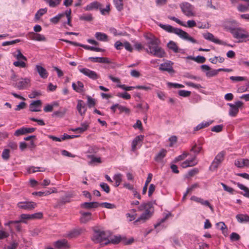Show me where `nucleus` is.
Returning a JSON list of instances; mask_svg holds the SVG:
<instances>
[{"instance_id": "nucleus-1", "label": "nucleus", "mask_w": 249, "mask_h": 249, "mask_svg": "<svg viewBox=\"0 0 249 249\" xmlns=\"http://www.w3.org/2000/svg\"><path fill=\"white\" fill-rule=\"evenodd\" d=\"M146 38L148 40L146 44L147 46V48L146 49V52L157 57H164L166 53L164 49L160 45V40L155 36Z\"/></svg>"}, {"instance_id": "nucleus-2", "label": "nucleus", "mask_w": 249, "mask_h": 249, "mask_svg": "<svg viewBox=\"0 0 249 249\" xmlns=\"http://www.w3.org/2000/svg\"><path fill=\"white\" fill-rule=\"evenodd\" d=\"M109 235V231L95 228L93 230L91 240L95 243H99L101 245H107L109 244L108 237Z\"/></svg>"}, {"instance_id": "nucleus-3", "label": "nucleus", "mask_w": 249, "mask_h": 249, "mask_svg": "<svg viewBox=\"0 0 249 249\" xmlns=\"http://www.w3.org/2000/svg\"><path fill=\"white\" fill-rule=\"evenodd\" d=\"M138 210L140 211H144V212L136 221H135V223L140 221L143 222L151 216L152 205L150 203L142 204L139 206Z\"/></svg>"}, {"instance_id": "nucleus-4", "label": "nucleus", "mask_w": 249, "mask_h": 249, "mask_svg": "<svg viewBox=\"0 0 249 249\" xmlns=\"http://www.w3.org/2000/svg\"><path fill=\"white\" fill-rule=\"evenodd\" d=\"M230 30L233 37L238 39V43L249 41V34L246 29L241 27H236L235 29H231Z\"/></svg>"}, {"instance_id": "nucleus-5", "label": "nucleus", "mask_w": 249, "mask_h": 249, "mask_svg": "<svg viewBox=\"0 0 249 249\" xmlns=\"http://www.w3.org/2000/svg\"><path fill=\"white\" fill-rule=\"evenodd\" d=\"M226 152L223 150L219 152L215 157L213 160L212 162L209 169L212 171H214L217 170L219 166L222 163L225 159Z\"/></svg>"}, {"instance_id": "nucleus-6", "label": "nucleus", "mask_w": 249, "mask_h": 249, "mask_svg": "<svg viewBox=\"0 0 249 249\" xmlns=\"http://www.w3.org/2000/svg\"><path fill=\"white\" fill-rule=\"evenodd\" d=\"M180 8L182 12L187 17L190 18L195 15L194 7L187 2H183L180 4Z\"/></svg>"}, {"instance_id": "nucleus-7", "label": "nucleus", "mask_w": 249, "mask_h": 249, "mask_svg": "<svg viewBox=\"0 0 249 249\" xmlns=\"http://www.w3.org/2000/svg\"><path fill=\"white\" fill-rule=\"evenodd\" d=\"M71 9L67 10L65 11V12L61 13V14H58L55 17L51 18L50 19V21L53 24H56L58 22V21L61 18H62L65 16H66L67 17V22L65 23V24L67 23L69 25L71 26Z\"/></svg>"}, {"instance_id": "nucleus-8", "label": "nucleus", "mask_w": 249, "mask_h": 249, "mask_svg": "<svg viewBox=\"0 0 249 249\" xmlns=\"http://www.w3.org/2000/svg\"><path fill=\"white\" fill-rule=\"evenodd\" d=\"M203 71H206V75L208 77H212L217 75L218 72H230L231 70L229 69L220 68L217 70H212L209 66L203 65Z\"/></svg>"}, {"instance_id": "nucleus-9", "label": "nucleus", "mask_w": 249, "mask_h": 249, "mask_svg": "<svg viewBox=\"0 0 249 249\" xmlns=\"http://www.w3.org/2000/svg\"><path fill=\"white\" fill-rule=\"evenodd\" d=\"M78 69L80 72L87 76L89 78L93 80H96L99 78V75L95 71L91 70L86 68H82L81 66L78 67Z\"/></svg>"}, {"instance_id": "nucleus-10", "label": "nucleus", "mask_w": 249, "mask_h": 249, "mask_svg": "<svg viewBox=\"0 0 249 249\" xmlns=\"http://www.w3.org/2000/svg\"><path fill=\"white\" fill-rule=\"evenodd\" d=\"M228 105L230 107L229 111V115L231 117H235L239 111V108L243 107V103L242 101H238L235 102L234 104L228 103Z\"/></svg>"}, {"instance_id": "nucleus-11", "label": "nucleus", "mask_w": 249, "mask_h": 249, "mask_svg": "<svg viewBox=\"0 0 249 249\" xmlns=\"http://www.w3.org/2000/svg\"><path fill=\"white\" fill-rule=\"evenodd\" d=\"M174 63L170 60H166L165 62L160 64L159 67V70L162 71H167L170 74L175 73L173 69Z\"/></svg>"}, {"instance_id": "nucleus-12", "label": "nucleus", "mask_w": 249, "mask_h": 249, "mask_svg": "<svg viewBox=\"0 0 249 249\" xmlns=\"http://www.w3.org/2000/svg\"><path fill=\"white\" fill-rule=\"evenodd\" d=\"M171 215V213L168 212L165 214L163 217L158 220L157 222L154 225V228L156 229L157 232H159L161 230L166 227L167 225L165 223V221Z\"/></svg>"}, {"instance_id": "nucleus-13", "label": "nucleus", "mask_w": 249, "mask_h": 249, "mask_svg": "<svg viewBox=\"0 0 249 249\" xmlns=\"http://www.w3.org/2000/svg\"><path fill=\"white\" fill-rule=\"evenodd\" d=\"M30 79L26 77L21 78L18 83L13 84V85L18 89L22 90L30 86Z\"/></svg>"}, {"instance_id": "nucleus-14", "label": "nucleus", "mask_w": 249, "mask_h": 249, "mask_svg": "<svg viewBox=\"0 0 249 249\" xmlns=\"http://www.w3.org/2000/svg\"><path fill=\"white\" fill-rule=\"evenodd\" d=\"M27 38L37 41H46V38L43 35L36 33L34 32H29L26 35Z\"/></svg>"}, {"instance_id": "nucleus-15", "label": "nucleus", "mask_w": 249, "mask_h": 249, "mask_svg": "<svg viewBox=\"0 0 249 249\" xmlns=\"http://www.w3.org/2000/svg\"><path fill=\"white\" fill-rule=\"evenodd\" d=\"M174 34L178 35L183 39L189 41L193 43L196 42V40L193 37L190 36L187 33L181 29L176 28Z\"/></svg>"}, {"instance_id": "nucleus-16", "label": "nucleus", "mask_w": 249, "mask_h": 249, "mask_svg": "<svg viewBox=\"0 0 249 249\" xmlns=\"http://www.w3.org/2000/svg\"><path fill=\"white\" fill-rule=\"evenodd\" d=\"M144 139V136L140 135L136 136L132 142L131 144V150L133 151H135L137 149L140 148L142 143V141Z\"/></svg>"}, {"instance_id": "nucleus-17", "label": "nucleus", "mask_w": 249, "mask_h": 249, "mask_svg": "<svg viewBox=\"0 0 249 249\" xmlns=\"http://www.w3.org/2000/svg\"><path fill=\"white\" fill-rule=\"evenodd\" d=\"M42 214L40 213H36L34 214H22L20 215V218L19 222H23L24 223H26L24 221L26 219H36V218H40L42 217Z\"/></svg>"}, {"instance_id": "nucleus-18", "label": "nucleus", "mask_w": 249, "mask_h": 249, "mask_svg": "<svg viewBox=\"0 0 249 249\" xmlns=\"http://www.w3.org/2000/svg\"><path fill=\"white\" fill-rule=\"evenodd\" d=\"M203 37L205 39L210 41L214 42L216 44L222 45L225 44V43H223L221 40H219V39L215 38L212 33L208 32H206V33H203Z\"/></svg>"}, {"instance_id": "nucleus-19", "label": "nucleus", "mask_w": 249, "mask_h": 249, "mask_svg": "<svg viewBox=\"0 0 249 249\" xmlns=\"http://www.w3.org/2000/svg\"><path fill=\"white\" fill-rule=\"evenodd\" d=\"M36 204L33 202H20L18 204V206L21 209L30 210L35 208Z\"/></svg>"}, {"instance_id": "nucleus-20", "label": "nucleus", "mask_w": 249, "mask_h": 249, "mask_svg": "<svg viewBox=\"0 0 249 249\" xmlns=\"http://www.w3.org/2000/svg\"><path fill=\"white\" fill-rule=\"evenodd\" d=\"M36 71L38 73L39 76L42 79H46L48 76V72L47 70L40 65H36L35 67Z\"/></svg>"}, {"instance_id": "nucleus-21", "label": "nucleus", "mask_w": 249, "mask_h": 249, "mask_svg": "<svg viewBox=\"0 0 249 249\" xmlns=\"http://www.w3.org/2000/svg\"><path fill=\"white\" fill-rule=\"evenodd\" d=\"M76 109L81 116H84L85 114L87 111V107L83 100H78L77 101Z\"/></svg>"}, {"instance_id": "nucleus-22", "label": "nucleus", "mask_w": 249, "mask_h": 249, "mask_svg": "<svg viewBox=\"0 0 249 249\" xmlns=\"http://www.w3.org/2000/svg\"><path fill=\"white\" fill-rule=\"evenodd\" d=\"M79 213L81 214L80 218V221L82 223H86L91 219V213L90 212H84L80 211Z\"/></svg>"}, {"instance_id": "nucleus-23", "label": "nucleus", "mask_w": 249, "mask_h": 249, "mask_svg": "<svg viewBox=\"0 0 249 249\" xmlns=\"http://www.w3.org/2000/svg\"><path fill=\"white\" fill-rule=\"evenodd\" d=\"M100 206V203L98 202H84L80 204L81 208L90 209L96 208Z\"/></svg>"}, {"instance_id": "nucleus-24", "label": "nucleus", "mask_w": 249, "mask_h": 249, "mask_svg": "<svg viewBox=\"0 0 249 249\" xmlns=\"http://www.w3.org/2000/svg\"><path fill=\"white\" fill-rule=\"evenodd\" d=\"M101 6L100 3L97 1L91 2L84 7L85 11H92L93 10H97Z\"/></svg>"}, {"instance_id": "nucleus-25", "label": "nucleus", "mask_w": 249, "mask_h": 249, "mask_svg": "<svg viewBox=\"0 0 249 249\" xmlns=\"http://www.w3.org/2000/svg\"><path fill=\"white\" fill-rule=\"evenodd\" d=\"M53 245L58 249L69 248L68 241L66 239L58 240L54 243Z\"/></svg>"}, {"instance_id": "nucleus-26", "label": "nucleus", "mask_w": 249, "mask_h": 249, "mask_svg": "<svg viewBox=\"0 0 249 249\" xmlns=\"http://www.w3.org/2000/svg\"><path fill=\"white\" fill-rule=\"evenodd\" d=\"M89 124L88 122H84L81 124L80 126L72 128L71 130L73 132H78L82 133L86 131L89 127Z\"/></svg>"}, {"instance_id": "nucleus-27", "label": "nucleus", "mask_w": 249, "mask_h": 249, "mask_svg": "<svg viewBox=\"0 0 249 249\" xmlns=\"http://www.w3.org/2000/svg\"><path fill=\"white\" fill-rule=\"evenodd\" d=\"M41 104V102L39 100L34 101L30 104V110L34 112L39 111L40 110Z\"/></svg>"}, {"instance_id": "nucleus-28", "label": "nucleus", "mask_w": 249, "mask_h": 249, "mask_svg": "<svg viewBox=\"0 0 249 249\" xmlns=\"http://www.w3.org/2000/svg\"><path fill=\"white\" fill-rule=\"evenodd\" d=\"M197 163V160L195 157L191 159V160H187L183 161L181 166L182 168H187L188 167L193 166L196 165Z\"/></svg>"}, {"instance_id": "nucleus-29", "label": "nucleus", "mask_w": 249, "mask_h": 249, "mask_svg": "<svg viewBox=\"0 0 249 249\" xmlns=\"http://www.w3.org/2000/svg\"><path fill=\"white\" fill-rule=\"evenodd\" d=\"M167 151L165 149H161L155 156L154 160L157 162H161L163 159L166 156Z\"/></svg>"}, {"instance_id": "nucleus-30", "label": "nucleus", "mask_w": 249, "mask_h": 249, "mask_svg": "<svg viewBox=\"0 0 249 249\" xmlns=\"http://www.w3.org/2000/svg\"><path fill=\"white\" fill-rule=\"evenodd\" d=\"M72 88L74 90L78 93H81L84 91V84L81 81H77L76 83H72Z\"/></svg>"}, {"instance_id": "nucleus-31", "label": "nucleus", "mask_w": 249, "mask_h": 249, "mask_svg": "<svg viewBox=\"0 0 249 249\" xmlns=\"http://www.w3.org/2000/svg\"><path fill=\"white\" fill-rule=\"evenodd\" d=\"M237 24V22L234 20L227 21L225 22L224 27L227 31L231 33V29H235L236 27H235L234 26L236 25Z\"/></svg>"}, {"instance_id": "nucleus-32", "label": "nucleus", "mask_w": 249, "mask_h": 249, "mask_svg": "<svg viewBox=\"0 0 249 249\" xmlns=\"http://www.w3.org/2000/svg\"><path fill=\"white\" fill-rule=\"evenodd\" d=\"M159 26L166 32L174 34L175 32V29L176 28L173 27V26L169 24H163L161 23H160L159 24Z\"/></svg>"}, {"instance_id": "nucleus-33", "label": "nucleus", "mask_w": 249, "mask_h": 249, "mask_svg": "<svg viewBox=\"0 0 249 249\" xmlns=\"http://www.w3.org/2000/svg\"><path fill=\"white\" fill-rule=\"evenodd\" d=\"M167 48L172 50L173 52L177 53L178 52V47L176 42L173 41H170L167 44Z\"/></svg>"}, {"instance_id": "nucleus-34", "label": "nucleus", "mask_w": 249, "mask_h": 249, "mask_svg": "<svg viewBox=\"0 0 249 249\" xmlns=\"http://www.w3.org/2000/svg\"><path fill=\"white\" fill-rule=\"evenodd\" d=\"M236 218L240 223L249 222V216L247 214H238L236 215Z\"/></svg>"}, {"instance_id": "nucleus-35", "label": "nucleus", "mask_w": 249, "mask_h": 249, "mask_svg": "<svg viewBox=\"0 0 249 249\" xmlns=\"http://www.w3.org/2000/svg\"><path fill=\"white\" fill-rule=\"evenodd\" d=\"M13 56L18 60L22 59L24 61H27V58L22 54L21 51L19 49L17 50L16 51L12 53Z\"/></svg>"}, {"instance_id": "nucleus-36", "label": "nucleus", "mask_w": 249, "mask_h": 249, "mask_svg": "<svg viewBox=\"0 0 249 249\" xmlns=\"http://www.w3.org/2000/svg\"><path fill=\"white\" fill-rule=\"evenodd\" d=\"M95 37L96 38L101 41H107V36L103 33L97 32L95 34Z\"/></svg>"}, {"instance_id": "nucleus-37", "label": "nucleus", "mask_w": 249, "mask_h": 249, "mask_svg": "<svg viewBox=\"0 0 249 249\" xmlns=\"http://www.w3.org/2000/svg\"><path fill=\"white\" fill-rule=\"evenodd\" d=\"M123 175L120 173L115 174L113 177V179L115 181L114 186L118 187L122 181Z\"/></svg>"}, {"instance_id": "nucleus-38", "label": "nucleus", "mask_w": 249, "mask_h": 249, "mask_svg": "<svg viewBox=\"0 0 249 249\" xmlns=\"http://www.w3.org/2000/svg\"><path fill=\"white\" fill-rule=\"evenodd\" d=\"M200 185L197 183H195L194 184L192 185L191 186L188 187L186 189L185 193H184L182 199H185L187 195L190 193H191L193 191H194L196 188L199 187Z\"/></svg>"}, {"instance_id": "nucleus-39", "label": "nucleus", "mask_w": 249, "mask_h": 249, "mask_svg": "<svg viewBox=\"0 0 249 249\" xmlns=\"http://www.w3.org/2000/svg\"><path fill=\"white\" fill-rule=\"evenodd\" d=\"M108 239L109 240V244H117L121 241V238L120 236H111V233H110V235L108 237Z\"/></svg>"}, {"instance_id": "nucleus-40", "label": "nucleus", "mask_w": 249, "mask_h": 249, "mask_svg": "<svg viewBox=\"0 0 249 249\" xmlns=\"http://www.w3.org/2000/svg\"><path fill=\"white\" fill-rule=\"evenodd\" d=\"M81 47L86 50L95 51L97 52H103L104 51V50L103 49L93 46H90L87 45H81Z\"/></svg>"}, {"instance_id": "nucleus-41", "label": "nucleus", "mask_w": 249, "mask_h": 249, "mask_svg": "<svg viewBox=\"0 0 249 249\" xmlns=\"http://www.w3.org/2000/svg\"><path fill=\"white\" fill-rule=\"evenodd\" d=\"M45 171V168H40L39 167H35V166H31L28 168L27 171L28 173H34L36 172H44Z\"/></svg>"}, {"instance_id": "nucleus-42", "label": "nucleus", "mask_w": 249, "mask_h": 249, "mask_svg": "<svg viewBox=\"0 0 249 249\" xmlns=\"http://www.w3.org/2000/svg\"><path fill=\"white\" fill-rule=\"evenodd\" d=\"M62 0H46L45 1L51 7H55L60 4Z\"/></svg>"}, {"instance_id": "nucleus-43", "label": "nucleus", "mask_w": 249, "mask_h": 249, "mask_svg": "<svg viewBox=\"0 0 249 249\" xmlns=\"http://www.w3.org/2000/svg\"><path fill=\"white\" fill-rule=\"evenodd\" d=\"M136 210L132 209L131 210L130 213L126 214L127 218H128L129 221H132L136 218L137 214L136 213Z\"/></svg>"}, {"instance_id": "nucleus-44", "label": "nucleus", "mask_w": 249, "mask_h": 249, "mask_svg": "<svg viewBox=\"0 0 249 249\" xmlns=\"http://www.w3.org/2000/svg\"><path fill=\"white\" fill-rule=\"evenodd\" d=\"M113 3L118 11H121L123 9V0H113Z\"/></svg>"}, {"instance_id": "nucleus-45", "label": "nucleus", "mask_w": 249, "mask_h": 249, "mask_svg": "<svg viewBox=\"0 0 249 249\" xmlns=\"http://www.w3.org/2000/svg\"><path fill=\"white\" fill-rule=\"evenodd\" d=\"M47 11V9L46 8L40 9L35 14V18L39 19Z\"/></svg>"}, {"instance_id": "nucleus-46", "label": "nucleus", "mask_w": 249, "mask_h": 249, "mask_svg": "<svg viewBox=\"0 0 249 249\" xmlns=\"http://www.w3.org/2000/svg\"><path fill=\"white\" fill-rule=\"evenodd\" d=\"M154 86L153 85L148 84L147 85L144 86H135L136 89H143L145 91H149L152 89V87Z\"/></svg>"}, {"instance_id": "nucleus-47", "label": "nucleus", "mask_w": 249, "mask_h": 249, "mask_svg": "<svg viewBox=\"0 0 249 249\" xmlns=\"http://www.w3.org/2000/svg\"><path fill=\"white\" fill-rule=\"evenodd\" d=\"M81 20L90 21L93 19L92 16L91 14H83L79 17Z\"/></svg>"}, {"instance_id": "nucleus-48", "label": "nucleus", "mask_w": 249, "mask_h": 249, "mask_svg": "<svg viewBox=\"0 0 249 249\" xmlns=\"http://www.w3.org/2000/svg\"><path fill=\"white\" fill-rule=\"evenodd\" d=\"M231 182L234 184H236L237 185V186L241 189V190H242L243 191H244L245 192V193L244 194H247V195L249 194V189L248 188H247V187L245 186L244 185L238 182V183H236V182L234 181H231Z\"/></svg>"}, {"instance_id": "nucleus-49", "label": "nucleus", "mask_w": 249, "mask_h": 249, "mask_svg": "<svg viewBox=\"0 0 249 249\" xmlns=\"http://www.w3.org/2000/svg\"><path fill=\"white\" fill-rule=\"evenodd\" d=\"M67 110L66 108H63L60 110L54 111L53 115L54 116L62 117L66 113Z\"/></svg>"}, {"instance_id": "nucleus-50", "label": "nucleus", "mask_w": 249, "mask_h": 249, "mask_svg": "<svg viewBox=\"0 0 249 249\" xmlns=\"http://www.w3.org/2000/svg\"><path fill=\"white\" fill-rule=\"evenodd\" d=\"M167 85L168 87L170 88H174L175 89H179L183 88L184 87V85L176 83L168 82Z\"/></svg>"}, {"instance_id": "nucleus-51", "label": "nucleus", "mask_w": 249, "mask_h": 249, "mask_svg": "<svg viewBox=\"0 0 249 249\" xmlns=\"http://www.w3.org/2000/svg\"><path fill=\"white\" fill-rule=\"evenodd\" d=\"M117 86L125 91H130L136 89L135 86H126L125 85L121 84H118Z\"/></svg>"}, {"instance_id": "nucleus-52", "label": "nucleus", "mask_w": 249, "mask_h": 249, "mask_svg": "<svg viewBox=\"0 0 249 249\" xmlns=\"http://www.w3.org/2000/svg\"><path fill=\"white\" fill-rule=\"evenodd\" d=\"M20 41H21V40L19 39H17L13 40L12 41H4V42H2V46H6L12 45L15 44L16 43H18Z\"/></svg>"}, {"instance_id": "nucleus-53", "label": "nucleus", "mask_w": 249, "mask_h": 249, "mask_svg": "<svg viewBox=\"0 0 249 249\" xmlns=\"http://www.w3.org/2000/svg\"><path fill=\"white\" fill-rule=\"evenodd\" d=\"M202 149V146L200 144H196L191 149V151L195 154L198 153Z\"/></svg>"}, {"instance_id": "nucleus-54", "label": "nucleus", "mask_w": 249, "mask_h": 249, "mask_svg": "<svg viewBox=\"0 0 249 249\" xmlns=\"http://www.w3.org/2000/svg\"><path fill=\"white\" fill-rule=\"evenodd\" d=\"M87 104L89 107H91L95 106L96 102L94 99L92 98L90 96L88 95Z\"/></svg>"}, {"instance_id": "nucleus-55", "label": "nucleus", "mask_w": 249, "mask_h": 249, "mask_svg": "<svg viewBox=\"0 0 249 249\" xmlns=\"http://www.w3.org/2000/svg\"><path fill=\"white\" fill-rule=\"evenodd\" d=\"M223 128V124H218L211 128V131L216 133L220 132Z\"/></svg>"}, {"instance_id": "nucleus-56", "label": "nucleus", "mask_w": 249, "mask_h": 249, "mask_svg": "<svg viewBox=\"0 0 249 249\" xmlns=\"http://www.w3.org/2000/svg\"><path fill=\"white\" fill-rule=\"evenodd\" d=\"M117 96L126 100H129L131 98V95L126 92H124V93H118L117 94Z\"/></svg>"}, {"instance_id": "nucleus-57", "label": "nucleus", "mask_w": 249, "mask_h": 249, "mask_svg": "<svg viewBox=\"0 0 249 249\" xmlns=\"http://www.w3.org/2000/svg\"><path fill=\"white\" fill-rule=\"evenodd\" d=\"M198 170L196 168L190 170L186 175L185 177L186 178H189L195 175L198 173Z\"/></svg>"}, {"instance_id": "nucleus-58", "label": "nucleus", "mask_w": 249, "mask_h": 249, "mask_svg": "<svg viewBox=\"0 0 249 249\" xmlns=\"http://www.w3.org/2000/svg\"><path fill=\"white\" fill-rule=\"evenodd\" d=\"M13 65L15 67L24 68L26 67V63L22 61H17L13 63Z\"/></svg>"}, {"instance_id": "nucleus-59", "label": "nucleus", "mask_w": 249, "mask_h": 249, "mask_svg": "<svg viewBox=\"0 0 249 249\" xmlns=\"http://www.w3.org/2000/svg\"><path fill=\"white\" fill-rule=\"evenodd\" d=\"M100 206L110 209L115 208V205L108 202L100 203Z\"/></svg>"}, {"instance_id": "nucleus-60", "label": "nucleus", "mask_w": 249, "mask_h": 249, "mask_svg": "<svg viewBox=\"0 0 249 249\" xmlns=\"http://www.w3.org/2000/svg\"><path fill=\"white\" fill-rule=\"evenodd\" d=\"M10 150L7 149H5L2 151L1 157L2 159L4 160H8L9 158L10 155Z\"/></svg>"}, {"instance_id": "nucleus-61", "label": "nucleus", "mask_w": 249, "mask_h": 249, "mask_svg": "<svg viewBox=\"0 0 249 249\" xmlns=\"http://www.w3.org/2000/svg\"><path fill=\"white\" fill-rule=\"evenodd\" d=\"M220 184L222 186V187H223L224 190L225 191L228 192L230 193L231 194H233V192H234V189L232 188H231L230 187L228 186L227 185H226L225 184H224L223 182H221Z\"/></svg>"}, {"instance_id": "nucleus-62", "label": "nucleus", "mask_w": 249, "mask_h": 249, "mask_svg": "<svg viewBox=\"0 0 249 249\" xmlns=\"http://www.w3.org/2000/svg\"><path fill=\"white\" fill-rule=\"evenodd\" d=\"M240 239V235L236 232H232L230 235V240L231 241H238Z\"/></svg>"}, {"instance_id": "nucleus-63", "label": "nucleus", "mask_w": 249, "mask_h": 249, "mask_svg": "<svg viewBox=\"0 0 249 249\" xmlns=\"http://www.w3.org/2000/svg\"><path fill=\"white\" fill-rule=\"evenodd\" d=\"M178 95L180 96L186 97H188L191 94V92L188 90H180L178 91Z\"/></svg>"}, {"instance_id": "nucleus-64", "label": "nucleus", "mask_w": 249, "mask_h": 249, "mask_svg": "<svg viewBox=\"0 0 249 249\" xmlns=\"http://www.w3.org/2000/svg\"><path fill=\"white\" fill-rule=\"evenodd\" d=\"M102 189L106 193H109L110 192V188L109 186L106 183L102 182L100 185Z\"/></svg>"}]
</instances>
